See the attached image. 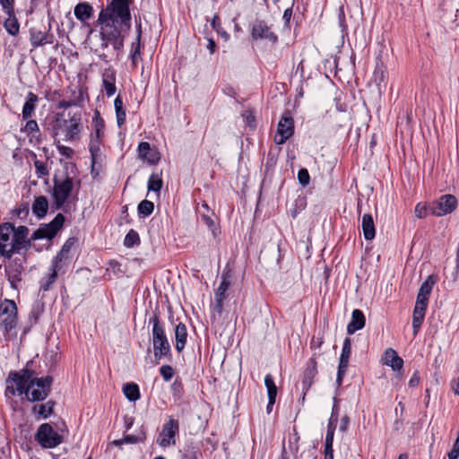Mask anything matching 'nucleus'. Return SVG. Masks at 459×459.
Returning <instances> with one entry per match:
<instances>
[{
  "label": "nucleus",
  "mask_w": 459,
  "mask_h": 459,
  "mask_svg": "<svg viewBox=\"0 0 459 459\" xmlns=\"http://www.w3.org/2000/svg\"><path fill=\"white\" fill-rule=\"evenodd\" d=\"M449 459H457L459 457V434L453 446L452 450L447 454Z\"/></svg>",
  "instance_id": "54"
},
{
  "label": "nucleus",
  "mask_w": 459,
  "mask_h": 459,
  "mask_svg": "<svg viewBox=\"0 0 459 459\" xmlns=\"http://www.w3.org/2000/svg\"><path fill=\"white\" fill-rule=\"evenodd\" d=\"M162 186V179L156 174H152L148 181V190L159 192Z\"/></svg>",
  "instance_id": "44"
},
{
  "label": "nucleus",
  "mask_w": 459,
  "mask_h": 459,
  "mask_svg": "<svg viewBox=\"0 0 459 459\" xmlns=\"http://www.w3.org/2000/svg\"><path fill=\"white\" fill-rule=\"evenodd\" d=\"M160 373L165 381H169L174 375V370L172 367L164 365L160 368Z\"/></svg>",
  "instance_id": "48"
},
{
  "label": "nucleus",
  "mask_w": 459,
  "mask_h": 459,
  "mask_svg": "<svg viewBox=\"0 0 459 459\" xmlns=\"http://www.w3.org/2000/svg\"><path fill=\"white\" fill-rule=\"evenodd\" d=\"M39 130L38 123L35 120H28L22 129V131L27 134H33L35 132H39Z\"/></svg>",
  "instance_id": "50"
},
{
  "label": "nucleus",
  "mask_w": 459,
  "mask_h": 459,
  "mask_svg": "<svg viewBox=\"0 0 459 459\" xmlns=\"http://www.w3.org/2000/svg\"><path fill=\"white\" fill-rule=\"evenodd\" d=\"M349 422H350V419L348 416L342 417L341 420L340 430L342 432H345L347 430Z\"/></svg>",
  "instance_id": "62"
},
{
  "label": "nucleus",
  "mask_w": 459,
  "mask_h": 459,
  "mask_svg": "<svg viewBox=\"0 0 459 459\" xmlns=\"http://www.w3.org/2000/svg\"><path fill=\"white\" fill-rule=\"evenodd\" d=\"M298 179L300 185L306 186L309 184L310 176L307 169H301L298 172Z\"/></svg>",
  "instance_id": "47"
},
{
  "label": "nucleus",
  "mask_w": 459,
  "mask_h": 459,
  "mask_svg": "<svg viewBox=\"0 0 459 459\" xmlns=\"http://www.w3.org/2000/svg\"><path fill=\"white\" fill-rule=\"evenodd\" d=\"M294 132V121L291 117L282 116L279 121L277 134L274 136L276 144H283Z\"/></svg>",
  "instance_id": "13"
},
{
  "label": "nucleus",
  "mask_w": 459,
  "mask_h": 459,
  "mask_svg": "<svg viewBox=\"0 0 459 459\" xmlns=\"http://www.w3.org/2000/svg\"><path fill=\"white\" fill-rule=\"evenodd\" d=\"M22 264L17 259L13 260L12 263L5 266L6 276L13 289L18 290V285L22 280Z\"/></svg>",
  "instance_id": "15"
},
{
  "label": "nucleus",
  "mask_w": 459,
  "mask_h": 459,
  "mask_svg": "<svg viewBox=\"0 0 459 459\" xmlns=\"http://www.w3.org/2000/svg\"><path fill=\"white\" fill-rule=\"evenodd\" d=\"M3 11L8 16L4 22V26L6 30V31L12 36H16L20 31V24L18 22V20L15 17L14 4H12L11 12H8L6 10H3Z\"/></svg>",
  "instance_id": "21"
},
{
  "label": "nucleus",
  "mask_w": 459,
  "mask_h": 459,
  "mask_svg": "<svg viewBox=\"0 0 459 459\" xmlns=\"http://www.w3.org/2000/svg\"><path fill=\"white\" fill-rule=\"evenodd\" d=\"M426 310L414 308L412 315V328L413 334L416 335L419 332V329L423 322L425 316Z\"/></svg>",
  "instance_id": "37"
},
{
  "label": "nucleus",
  "mask_w": 459,
  "mask_h": 459,
  "mask_svg": "<svg viewBox=\"0 0 459 459\" xmlns=\"http://www.w3.org/2000/svg\"><path fill=\"white\" fill-rule=\"evenodd\" d=\"M336 421L337 417H334L333 412H332V415L330 417L328 425H327V432L325 436V444H333V436H334V430L336 428Z\"/></svg>",
  "instance_id": "39"
},
{
  "label": "nucleus",
  "mask_w": 459,
  "mask_h": 459,
  "mask_svg": "<svg viewBox=\"0 0 459 459\" xmlns=\"http://www.w3.org/2000/svg\"><path fill=\"white\" fill-rule=\"evenodd\" d=\"M114 106L116 109L117 126H121L124 125L126 121V110L124 108L123 100L120 95H117V98L115 99Z\"/></svg>",
  "instance_id": "34"
},
{
  "label": "nucleus",
  "mask_w": 459,
  "mask_h": 459,
  "mask_svg": "<svg viewBox=\"0 0 459 459\" xmlns=\"http://www.w3.org/2000/svg\"><path fill=\"white\" fill-rule=\"evenodd\" d=\"M55 403L52 401H48L46 403L34 405L32 408V411L34 413H38L42 418L47 419L53 412Z\"/></svg>",
  "instance_id": "33"
},
{
  "label": "nucleus",
  "mask_w": 459,
  "mask_h": 459,
  "mask_svg": "<svg viewBox=\"0 0 459 459\" xmlns=\"http://www.w3.org/2000/svg\"><path fill=\"white\" fill-rule=\"evenodd\" d=\"M179 430V423L177 420L170 418L163 426L157 439V443L161 447H168L175 445V437Z\"/></svg>",
  "instance_id": "11"
},
{
  "label": "nucleus",
  "mask_w": 459,
  "mask_h": 459,
  "mask_svg": "<svg viewBox=\"0 0 459 459\" xmlns=\"http://www.w3.org/2000/svg\"><path fill=\"white\" fill-rule=\"evenodd\" d=\"M29 230L25 226H13V242L15 248V253H19L22 248L26 247L27 237Z\"/></svg>",
  "instance_id": "18"
},
{
  "label": "nucleus",
  "mask_w": 459,
  "mask_h": 459,
  "mask_svg": "<svg viewBox=\"0 0 459 459\" xmlns=\"http://www.w3.org/2000/svg\"><path fill=\"white\" fill-rule=\"evenodd\" d=\"M58 150L62 155H65L66 157H70L71 154L74 152L70 147L66 146H58Z\"/></svg>",
  "instance_id": "63"
},
{
  "label": "nucleus",
  "mask_w": 459,
  "mask_h": 459,
  "mask_svg": "<svg viewBox=\"0 0 459 459\" xmlns=\"http://www.w3.org/2000/svg\"><path fill=\"white\" fill-rule=\"evenodd\" d=\"M139 157L147 160L150 163H155L158 160L155 153H151V146L147 142H142L138 145Z\"/></svg>",
  "instance_id": "29"
},
{
  "label": "nucleus",
  "mask_w": 459,
  "mask_h": 459,
  "mask_svg": "<svg viewBox=\"0 0 459 459\" xmlns=\"http://www.w3.org/2000/svg\"><path fill=\"white\" fill-rule=\"evenodd\" d=\"M138 441V438L134 435H126L124 438L115 440L113 443L115 446H121L125 443L134 444Z\"/></svg>",
  "instance_id": "52"
},
{
  "label": "nucleus",
  "mask_w": 459,
  "mask_h": 459,
  "mask_svg": "<svg viewBox=\"0 0 459 459\" xmlns=\"http://www.w3.org/2000/svg\"><path fill=\"white\" fill-rule=\"evenodd\" d=\"M0 4L2 6V10L11 12L12 4H14V0H0Z\"/></svg>",
  "instance_id": "59"
},
{
  "label": "nucleus",
  "mask_w": 459,
  "mask_h": 459,
  "mask_svg": "<svg viewBox=\"0 0 459 459\" xmlns=\"http://www.w3.org/2000/svg\"><path fill=\"white\" fill-rule=\"evenodd\" d=\"M150 324H152V344L153 354L156 359L160 360L163 357L170 354V344L165 334L164 326L161 325L158 312H154L150 318Z\"/></svg>",
  "instance_id": "4"
},
{
  "label": "nucleus",
  "mask_w": 459,
  "mask_h": 459,
  "mask_svg": "<svg viewBox=\"0 0 459 459\" xmlns=\"http://www.w3.org/2000/svg\"><path fill=\"white\" fill-rule=\"evenodd\" d=\"M92 132L104 134L105 123L104 120L101 118L100 112L97 110L95 111L94 117L92 118Z\"/></svg>",
  "instance_id": "45"
},
{
  "label": "nucleus",
  "mask_w": 459,
  "mask_h": 459,
  "mask_svg": "<svg viewBox=\"0 0 459 459\" xmlns=\"http://www.w3.org/2000/svg\"><path fill=\"white\" fill-rule=\"evenodd\" d=\"M436 277L434 275H429L425 281L421 284L418 294L429 297L434 285L436 284Z\"/></svg>",
  "instance_id": "38"
},
{
  "label": "nucleus",
  "mask_w": 459,
  "mask_h": 459,
  "mask_svg": "<svg viewBox=\"0 0 459 459\" xmlns=\"http://www.w3.org/2000/svg\"><path fill=\"white\" fill-rule=\"evenodd\" d=\"M60 266L57 264V262H53L50 273L47 274L45 277H43L40 281V290L42 291H48L52 284L56 281L57 278V272L59 270Z\"/></svg>",
  "instance_id": "22"
},
{
  "label": "nucleus",
  "mask_w": 459,
  "mask_h": 459,
  "mask_svg": "<svg viewBox=\"0 0 459 459\" xmlns=\"http://www.w3.org/2000/svg\"><path fill=\"white\" fill-rule=\"evenodd\" d=\"M75 17L81 21L85 22L92 15V7L88 3H80L74 8Z\"/></svg>",
  "instance_id": "28"
},
{
  "label": "nucleus",
  "mask_w": 459,
  "mask_h": 459,
  "mask_svg": "<svg viewBox=\"0 0 459 459\" xmlns=\"http://www.w3.org/2000/svg\"><path fill=\"white\" fill-rule=\"evenodd\" d=\"M48 35L46 32L32 30L30 31V43L33 47H39L49 43L50 41L48 39Z\"/></svg>",
  "instance_id": "35"
},
{
  "label": "nucleus",
  "mask_w": 459,
  "mask_h": 459,
  "mask_svg": "<svg viewBox=\"0 0 459 459\" xmlns=\"http://www.w3.org/2000/svg\"><path fill=\"white\" fill-rule=\"evenodd\" d=\"M130 0H112L99 14L98 21L102 24L101 43L97 51L100 57L108 62V57H117L123 47L122 30L130 28Z\"/></svg>",
  "instance_id": "1"
},
{
  "label": "nucleus",
  "mask_w": 459,
  "mask_h": 459,
  "mask_svg": "<svg viewBox=\"0 0 459 459\" xmlns=\"http://www.w3.org/2000/svg\"><path fill=\"white\" fill-rule=\"evenodd\" d=\"M34 166L39 178L48 175L47 166L40 160H36Z\"/></svg>",
  "instance_id": "51"
},
{
  "label": "nucleus",
  "mask_w": 459,
  "mask_h": 459,
  "mask_svg": "<svg viewBox=\"0 0 459 459\" xmlns=\"http://www.w3.org/2000/svg\"><path fill=\"white\" fill-rule=\"evenodd\" d=\"M252 37L254 39H267L272 43H275L278 39L275 33L271 30V28L264 21H259L254 24Z\"/></svg>",
  "instance_id": "17"
},
{
  "label": "nucleus",
  "mask_w": 459,
  "mask_h": 459,
  "mask_svg": "<svg viewBox=\"0 0 459 459\" xmlns=\"http://www.w3.org/2000/svg\"><path fill=\"white\" fill-rule=\"evenodd\" d=\"M115 72L110 69L106 70L103 74L102 83L108 97L114 95L116 92L117 88L115 85Z\"/></svg>",
  "instance_id": "24"
},
{
  "label": "nucleus",
  "mask_w": 459,
  "mask_h": 459,
  "mask_svg": "<svg viewBox=\"0 0 459 459\" xmlns=\"http://www.w3.org/2000/svg\"><path fill=\"white\" fill-rule=\"evenodd\" d=\"M291 10L290 9H286L284 11V13H283V19L285 20V22L288 23L291 18Z\"/></svg>",
  "instance_id": "64"
},
{
  "label": "nucleus",
  "mask_w": 459,
  "mask_h": 459,
  "mask_svg": "<svg viewBox=\"0 0 459 459\" xmlns=\"http://www.w3.org/2000/svg\"><path fill=\"white\" fill-rule=\"evenodd\" d=\"M202 220L207 225V227L212 231L213 234H215V223L213 220L211 218L210 215L203 213L202 214Z\"/></svg>",
  "instance_id": "55"
},
{
  "label": "nucleus",
  "mask_w": 459,
  "mask_h": 459,
  "mask_svg": "<svg viewBox=\"0 0 459 459\" xmlns=\"http://www.w3.org/2000/svg\"><path fill=\"white\" fill-rule=\"evenodd\" d=\"M38 96L33 92H29L26 98V101L22 107V118L24 120L29 119L32 117L38 102Z\"/></svg>",
  "instance_id": "26"
},
{
  "label": "nucleus",
  "mask_w": 459,
  "mask_h": 459,
  "mask_svg": "<svg viewBox=\"0 0 459 459\" xmlns=\"http://www.w3.org/2000/svg\"><path fill=\"white\" fill-rule=\"evenodd\" d=\"M428 302L429 297L418 294L414 308L426 310L428 307Z\"/></svg>",
  "instance_id": "49"
},
{
  "label": "nucleus",
  "mask_w": 459,
  "mask_h": 459,
  "mask_svg": "<svg viewBox=\"0 0 459 459\" xmlns=\"http://www.w3.org/2000/svg\"><path fill=\"white\" fill-rule=\"evenodd\" d=\"M231 274L230 271H223L221 274V281L215 291L214 295V307L213 309L219 315L221 314L223 309V302L226 299V292L231 284Z\"/></svg>",
  "instance_id": "12"
},
{
  "label": "nucleus",
  "mask_w": 459,
  "mask_h": 459,
  "mask_svg": "<svg viewBox=\"0 0 459 459\" xmlns=\"http://www.w3.org/2000/svg\"><path fill=\"white\" fill-rule=\"evenodd\" d=\"M264 385L267 389L269 406H273L276 400L277 387L274 384L273 378L270 374H267L264 377Z\"/></svg>",
  "instance_id": "30"
},
{
  "label": "nucleus",
  "mask_w": 459,
  "mask_h": 459,
  "mask_svg": "<svg viewBox=\"0 0 459 459\" xmlns=\"http://www.w3.org/2000/svg\"><path fill=\"white\" fill-rule=\"evenodd\" d=\"M123 393L130 402H135L140 398L139 386L134 383L124 385Z\"/></svg>",
  "instance_id": "32"
},
{
  "label": "nucleus",
  "mask_w": 459,
  "mask_h": 459,
  "mask_svg": "<svg viewBox=\"0 0 459 459\" xmlns=\"http://www.w3.org/2000/svg\"><path fill=\"white\" fill-rule=\"evenodd\" d=\"M48 210V201L46 196L36 197L32 204V212L39 219L43 218Z\"/></svg>",
  "instance_id": "27"
},
{
  "label": "nucleus",
  "mask_w": 459,
  "mask_h": 459,
  "mask_svg": "<svg viewBox=\"0 0 459 459\" xmlns=\"http://www.w3.org/2000/svg\"><path fill=\"white\" fill-rule=\"evenodd\" d=\"M67 431L65 422H62V427H58V430H55L48 423H43L39 428L35 434V440L43 448H54L63 442L62 433Z\"/></svg>",
  "instance_id": "5"
},
{
  "label": "nucleus",
  "mask_w": 459,
  "mask_h": 459,
  "mask_svg": "<svg viewBox=\"0 0 459 459\" xmlns=\"http://www.w3.org/2000/svg\"><path fill=\"white\" fill-rule=\"evenodd\" d=\"M420 383V377L418 371H415L411 379L409 380V386L415 387Z\"/></svg>",
  "instance_id": "60"
},
{
  "label": "nucleus",
  "mask_w": 459,
  "mask_h": 459,
  "mask_svg": "<svg viewBox=\"0 0 459 459\" xmlns=\"http://www.w3.org/2000/svg\"><path fill=\"white\" fill-rule=\"evenodd\" d=\"M176 349L178 352L182 351L185 348L187 339L186 326L183 323H179L175 328Z\"/></svg>",
  "instance_id": "25"
},
{
  "label": "nucleus",
  "mask_w": 459,
  "mask_h": 459,
  "mask_svg": "<svg viewBox=\"0 0 459 459\" xmlns=\"http://www.w3.org/2000/svg\"><path fill=\"white\" fill-rule=\"evenodd\" d=\"M414 212H415V216L417 218H419V219L425 218L429 213H430L429 205L426 206V205L419 203L415 206Z\"/></svg>",
  "instance_id": "46"
},
{
  "label": "nucleus",
  "mask_w": 459,
  "mask_h": 459,
  "mask_svg": "<svg viewBox=\"0 0 459 459\" xmlns=\"http://www.w3.org/2000/svg\"><path fill=\"white\" fill-rule=\"evenodd\" d=\"M52 382V377H33V372L24 368L19 372H10L6 392L12 395L24 394L30 402L43 401L50 392Z\"/></svg>",
  "instance_id": "2"
},
{
  "label": "nucleus",
  "mask_w": 459,
  "mask_h": 459,
  "mask_svg": "<svg viewBox=\"0 0 459 459\" xmlns=\"http://www.w3.org/2000/svg\"><path fill=\"white\" fill-rule=\"evenodd\" d=\"M64 222H65V216L62 213H58L50 223L40 225V227L33 232L31 238L32 239H43V238L51 239L61 230Z\"/></svg>",
  "instance_id": "7"
},
{
  "label": "nucleus",
  "mask_w": 459,
  "mask_h": 459,
  "mask_svg": "<svg viewBox=\"0 0 459 459\" xmlns=\"http://www.w3.org/2000/svg\"><path fill=\"white\" fill-rule=\"evenodd\" d=\"M336 421L337 417H334L333 412H332V415L330 417L328 425H327V432L325 436V444H333V436H334V430L336 428Z\"/></svg>",
  "instance_id": "40"
},
{
  "label": "nucleus",
  "mask_w": 459,
  "mask_h": 459,
  "mask_svg": "<svg viewBox=\"0 0 459 459\" xmlns=\"http://www.w3.org/2000/svg\"><path fill=\"white\" fill-rule=\"evenodd\" d=\"M81 122L82 112L80 110H64L56 113L52 124L55 136H62L65 142L79 139Z\"/></svg>",
  "instance_id": "3"
},
{
  "label": "nucleus",
  "mask_w": 459,
  "mask_h": 459,
  "mask_svg": "<svg viewBox=\"0 0 459 459\" xmlns=\"http://www.w3.org/2000/svg\"><path fill=\"white\" fill-rule=\"evenodd\" d=\"M450 385L455 394L459 396V377L453 379Z\"/></svg>",
  "instance_id": "61"
},
{
  "label": "nucleus",
  "mask_w": 459,
  "mask_h": 459,
  "mask_svg": "<svg viewBox=\"0 0 459 459\" xmlns=\"http://www.w3.org/2000/svg\"><path fill=\"white\" fill-rule=\"evenodd\" d=\"M243 117L244 119L246 120L247 124L253 126H254V123H255V117L254 115L252 114L251 111H246L244 114H243Z\"/></svg>",
  "instance_id": "58"
},
{
  "label": "nucleus",
  "mask_w": 459,
  "mask_h": 459,
  "mask_svg": "<svg viewBox=\"0 0 459 459\" xmlns=\"http://www.w3.org/2000/svg\"><path fill=\"white\" fill-rule=\"evenodd\" d=\"M140 243V238L138 233L134 230H130L129 232L126 235L124 244L127 247H132L135 245H138Z\"/></svg>",
  "instance_id": "43"
},
{
  "label": "nucleus",
  "mask_w": 459,
  "mask_h": 459,
  "mask_svg": "<svg viewBox=\"0 0 459 459\" xmlns=\"http://www.w3.org/2000/svg\"><path fill=\"white\" fill-rule=\"evenodd\" d=\"M74 189V180L71 178H66L64 180H55L53 187V197L57 209H60Z\"/></svg>",
  "instance_id": "9"
},
{
  "label": "nucleus",
  "mask_w": 459,
  "mask_h": 459,
  "mask_svg": "<svg viewBox=\"0 0 459 459\" xmlns=\"http://www.w3.org/2000/svg\"><path fill=\"white\" fill-rule=\"evenodd\" d=\"M14 212L19 218H25L29 214V204L27 203L22 204L14 210Z\"/></svg>",
  "instance_id": "53"
},
{
  "label": "nucleus",
  "mask_w": 459,
  "mask_h": 459,
  "mask_svg": "<svg viewBox=\"0 0 459 459\" xmlns=\"http://www.w3.org/2000/svg\"><path fill=\"white\" fill-rule=\"evenodd\" d=\"M351 353V342L349 337H346L343 342L342 353L340 356V361L338 366L336 384L337 386H341L344 375L346 374L349 359Z\"/></svg>",
  "instance_id": "14"
},
{
  "label": "nucleus",
  "mask_w": 459,
  "mask_h": 459,
  "mask_svg": "<svg viewBox=\"0 0 459 459\" xmlns=\"http://www.w3.org/2000/svg\"><path fill=\"white\" fill-rule=\"evenodd\" d=\"M362 230L363 236L367 240H372L376 235L375 224L372 215L369 213H365L362 216Z\"/></svg>",
  "instance_id": "23"
},
{
  "label": "nucleus",
  "mask_w": 459,
  "mask_h": 459,
  "mask_svg": "<svg viewBox=\"0 0 459 459\" xmlns=\"http://www.w3.org/2000/svg\"><path fill=\"white\" fill-rule=\"evenodd\" d=\"M153 203L148 200L142 201L138 205V212L142 217L149 216L153 212Z\"/></svg>",
  "instance_id": "42"
},
{
  "label": "nucleus",
  "mask_w": 459,
  "mask_h": 459,
  "mask_svg": "<svg viewBox=\"0 0 459 459\" xmlns=\"http://www.w3.org/2000/svg\"><path fill=\"white\" fill-rule=\"evenodd\" d=\"M384 364L392 368L394 371H400L403 366V359L398 356L394 349H387L383 357Z\"/></svg>",
  "instance_id": "19"
},
{
  "label": "nucleus",
  "mask_w": 459,
  "mask_h": 459,
  "mask_svg": "<svg viewBox=\"0 0 459 459\" xmlns=\"http://www.w3.org/2000/svg\"><path fill=\"white\" fill-rule=\"evenodd\" d=\"M141 33H142V30H141V26H140L138 29L136 42L133 44V51L131 54V59H132L134 65H136L138 58L141 56V44H140Z\"/></svg>",
  "instance_id": "41"
},
{
  "label": "nucleus",
  "mask_w": 459,
  "mask_h": 459,
  "mask_svg": "<svg viewBox=\"0 0 459 459\" xmlns=\"http://www.w3.org/2000/svg\"><path fill=\"white\" fill-rule=\"evenodd\" d=\"M325 459H333V444L325 443Z\"/></svg>",
  "instance_id": "56"
},
{
  "label": "nucleus",
  "mask_w": 459,
  "mask_h": 459,
  "mask_svg": "<svg viewBox=\"0 0 459 459\" xmlns=\"http://www.w3.org/2000/svg\"><path fill=\"white\" fill-rule=\"evenodd\" d=\"M316 372V361L314 359H310L309 365L305 372L303 379V389L307 390L312 385V379Z\"/></svg>",
  "instance_id": "31"
},
{
  "label": "nucleus",
  "mask_w": 459,
  "mask_h": 459,
  "mask_svg": "<svg viewBox=\"0 0 459 459\" xmlns=\"http://www.w3.org/2000/svg\"><path fill=\"white\" fill-rule=\"evenodd\" d=\"M104 134L91 132L89 149L91 156L92 167L102 160L101 145Z\"/></svg>",
  "instance_id": "16"
},
{
  "label": "nucleus",
  "mask_w": 459,
  "mask_h": 459,
  "mask_svg": "<svg viewBox=\"0 0 459 459\" xmlns=\"http://www.w3.org/2000/svg\"><path fill=\"white\" fill-rule=\"evenodd\" d=\"M13 224L10 222L0 225V255L11 258L15 253L13 242Z\"/></svg>",
  "instance_id": "8"
},
{
  "label": "nucleus",
  "mask_w": 459,
  "mask_h": 459,
  "mask_svg": "<svg viewBox=\"0 0 459 459\" xmlns=\"http://www.w3.org/2000/svg\"><path fill=\"white\" fill-rule=\"evenodd\" d=\"M17 324V306L13 300L5 299L0 304V328L8 332Z\"/></svg>",
  "instance_id": "6"
},
{
  "label": "nucleus",
  "mask_w": 459,
  "mask_h": 459,
  "mask_svg": "<svg viewBox=\"0 0 459 459\" xmlns=\"http://www.w3.org/2000/svg\"><path fill=\"white\" fill-rule=\"evenodd\" d=\"M365 316L359 309H354L351 315V320L348 324L347 332L349 334H353L358 330L362 329L365 326Z\"/></svg>",
  "instance_id": "20"
},
{
  "label": "nucleus",
  "mask_w": 459,
  "mask_h": 459,
  "mask_svg": "<svg viewBox=\"0 0 459 459\" xmlns=\"http://www.w3.org/2000/svg\"><path fill=\"white\" fill-rule=\"evenodd\" d=\"M74 105H76V102L74 101V100H63L58 102L57 107L59 108H64L65 110H66L68 108H71V107H73Z\"/></svg>",
  "instance_id": "57"
},
{
  "label": "nucleus",
  "mask_w": 459,
  "mask_h": 459,
  "mask_svg": "<svg viewBox=\"0 0 459 459\" xmlns=\"http://www.w3.org/2000/svg\"><path fill=\"white\" fill-rule=\"evenodd\" d=\"M74 243H75V239L74 238L67 239L66 242L62 247V248L59 251V253L55 257L53 262H57V264L59 265V263L63 259H66L68 257L69 252H70L71 248L73 247V246L74 245Z\"/></svg>",
  "instance_id": "36"
},
{
  "label": "nucleus",
  "mask_w": 459,
  "mask_h": 459,
  "mask_svg": "<svg viewBox=\"0 0 459 459\" xmlns=\"http://www.w3.org/2000/svg\"><path fill=\"white\" fill-rule=\"evenodd\" d=\"M457 200L452 195H444L437 202L429 204L430 214L440 217L453 212Z\"/></svg>",
  "instance_id": "10"
}]
</instances>
